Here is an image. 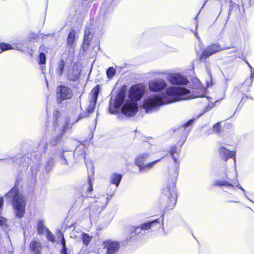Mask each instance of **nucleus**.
<instances>
[{
	"label": "nucleus",
	"instance_id": "nucleus-1",
	"mask_svg": "<svg viewBox=\"0 0 254 254\" xmlns=\"http://www.w3.org/2000/svg\"><path fill=\"white\" fill-rule=\"evenodd\" d=\"M205 92L201 95L197 94L192 96L188 89L178 86H169L166 89L165 93L160 94H153L146 97L142 105V108L147 113L157 111L165 104L171 103L181 100L204 96Z\"/></svg>",
	"mask_w": 254,
	"mask_h": 254
},
{
	"label": "nucleus",
	"instance_id": "nucleus-2",
	"mask_svg": "<svg viewBox=\"0 0 254 254\" xmlns=\"http://www.w3.org/2000/svg\"><path fill=\"white\" fill-rule=\"evenodd\" d=\"M145 92V87L139 84L131 87L129 91V95L126 98V92H119L115 98L110 101L109 111L112 114L118 113L121 110L122 113L126 116L132 117L138 111L137 101L139 100Z\"/></svg>",
	"mask_w": 254,
	"mask_h": 254
},
{
	"label": "nucleus",
	"instance_id": "nucleus-3",
	"mask_svg": "<svg viewBox=\"0 0 254 254\" xmlns=\"http://www.w3.org/2000/svg\"><path fill=\"white\" fill-rule=\"evenodd\" d=\"M180 152V149L176 146L172 147L170 150V153L173 159L174 162L176 164L174 168V177L175 178L171 183V184L167 186L166 189L164 190V193L168 197H170V201L172 202L173 206L176 202L177 194L175 190L176 186V178L178 175V166L179 161H178V157Z\"/></svg>",
	"mask_w": 254,
	"mask_h": 254
},
{
	"label": "nucleus",
	"instance_id": "nucleus-4",
	"mask_svg": "<svg viewBox=\"0 0 254 254\" xmlns=\"http://www.w3.org/2000/svg\"><path fill=\"white\" fill-rule=\"evenodd\" d=\"M5 196L12 199V206L15 215L20 218L25 213L26 201L24 197L18 192V188L14 186Z\"/></svg>",
	"mask_w": 254,
	"mask_h": 254
},
{
	"label": "nucleus",
	"instance_id": "nucleus-5",
	"mask_svg": "<svg viewBox=\"0 0 254 254\" xmlns=\"http://www.w3.org/2000/svg\"><path fill=\"white\" fill-rule=\"evenodd\" d=\"M149 156L150 154L148 152H144L139 154L136 156L134 159V163L138 167L140 172L147 171L152 169L160 160V159H158L150 163L144 164V162Z\"/></svg>",
	"mask_w": 254,
	"mask_h": 254
},
{
	"label": "nucleus",
	"instance_id": "nucleus-6",
	"mask_svg": "<svg viewBox=\"0 0 254 254\" xmlns=\"http://www.w3.org/2000/svg\"><path fill=\"white\" fill-rule=\"evenodd\" d=\"M85 147L83 145L78 146L74 150L73 154L71 152H63L60 158V161L63 165H67V160L69 159V157L73 155L75 157L78 158L79 159H84L85 158Z\"/></svg>",
	"mask_w": 254,
	"mask_h": 254
},
{
	"label": "nucleus",
	"instance_id": "nucleus-7",
	"mask_svg": "<svg viewBox=\"0 0 254 254\" xmlns=\"http://www.w3.org/2000/svg\"><path fill=\"white\" fill-rule=\"evenodd\" d=\"M57 94V102L59 103H61L64 100L70 99L73 96L71 89L65 86H58Z\"/></svg>",
	"mask_w": 254,
	"mask_h": 254
},
{
	"label": "nucleus",
	"instance_id": "nucleus-8",
	"mask_svg": "<svg viewBox=\"0 0 254 254\" xmlns=\"http://www.w3.org/2000/svg\"><path fill=\"white\" fill-rule=\"evenodd\" d=\"M103 248L106 250V254H117L120 247L118 241L107 240L103 243Z\"/></svg>",
	"mask_w": 254,
	"mask_h": 254
},
{
	"label": "nucleus",
	"instance_id": "nucleus-9",
	"mask_svg": "<svg viewBox=\"0 0 254 254\" xmlns=\"http://www.w3.org/2000/svg\"><path fill=\"white\" fill-rule=\"evenodd\" d=\"M225 49H226L222 48L220 45L219 44H212L208 46L203 51L200 57V59L201 60L206 59L209 57L210 56Z\"/></svg>",
	"mask_w": 254,
	"mask_h": 254
},
{
	"label": "nucleus",
	"instance_id": "nucleus-10",
	"mask_svg": "<svg viewBox=\"0 0 254 254\" xmlns=\"http://www.w3.org/2000/svg\"><path fill=\"white\" fill-rule=\"evenodd\" d=\"M148 85L150 91L158 92L164 89L167 87V83L163 79H157L151 80Z\"/></svg>",
	"mask_w": 254,
	"mask_h": 254
},
{
	"label": "nucleus",
	"instance_id": "nucleus-11",
	"mask_svg": "<svg viewBox=\"0 0 254 254\" xmlns=\"http://www.w3.org/2000/svg\"><path fill=\"white\" fill-rule=\"evenodd\" d=\"M168 80L172 84L186 85L188 83L187 78L180 73L169 74Z\"/></svg>",
	"mask_w": 254,
	"mask_h": 254
},
{
	"label": "nucleus",
	"instance_id": "nucleus-12",
	"mask_svg": "<svg viewBox=\"0 0 254 254\" xmlns=\"http://www.w3.org/2000/svg\"><path fill=\"white\" fill-rule=\"evenodd\" d=\"M100 91V87L98 85H96L91 92L90 95V103L87 108V111L89 113H92L95 106L96 101Z\"/></svg>",
	"mask_w": 254,
	"mask_h": 254
},
{
	"label": "nucleus",
	"instance_id": "nucleus-13",
	"mask_svg": "<svg viewBox=\"0 0 254 254\" xmlns=\"http://www.w3.org/2000/svg\"><path fill=\"white\" fill-rule=\"evenodd\" d=\"M81 69L76 65L73 66L71 69L69 70L68 78L69 80L75 81L77 80L80 75Z\"/></svg>",
	"mask_w": 254,
	"mask_h": 254
},
{
	"label": "nucleus",
	"instance_id": "nucleus-14",
	"mask_svg": "<svg viewBox=\"0 0 254 254\" xmlns=\"http://www.w3.org/2000/svg\"><path fill=\"white\" fill-rule=\"evenodd\" d=\"M91 38V32L90 29L86 28L84 32V37L83 43L82 45V48L84 51L87 50L88 46L89 45L90 41Z\"/></svg>",
	"mask_w": 254,
	"mask_h": 254
},
{
	"label": "nucleus",
	"instance_id": "nucleus-15",
	"mask_svg": "<svg viewBox=\"0 0 254 254\" xmlns=\"http://www.w3.org/2000/svg\"><path fill=\"white\" fill-rule=\"evenodd\" d=\"M220 152L221 154H222V155H223L225 156V157L226 158V161L227 160V159L228 158H234V162H235V163H236V160H235L236 153H235V152L229 151V150L226 149V148H225L224 147H221L220 149Z\"/></svg>",
	"mask_w": 254,
	"mask_h": 254
},
{
	"label": "nucleus",
	"instance_id": "nucleus-16",
	"mask_svg": "<svg viewBox=\"0 0 254 254\" xmlns=\"http://www.w3.org/2000/svg\"><path fill=\"white\" fill-rule=\"evenodd\" d=\"M75 32L72 30L69 34L67 39V45L68 47L73 48L75 46Z\"/></svg>",
	"mask_w": 254,
	"mask_h": 254
},
{
	"label": "nucleus",
	"instance_id": "nucleus-17",
	"mask_svg": "<svg viewBox=\"0 0 254 254\" xmlns=\"http://www.w3.org/2000/svg\"><path fill=\"white\" fill-rule=\"evenodd\" d=\"M122 176L118 173H113L111 176V183L116 185L117 188L121 181Z\"/></svg>",
	"mask_w": 254,
	"mask_h": 254
},
{
	"label": "nucleus",
	"instance_id": "nucleus-18",
	"mask_svg": "<svg viewBox=\"0 0 254 254\" xmlns=\"http://www.w3.org/2000/svg\"><path fill=\"white\" fill-rule=\"evenodd\" d=\"M30 248L36 254H40L41 250V244L37 241H33L30 244Z\"/></svg>",
	"mask_w": 254,
	"mask_h": 254
},
{
	"label": "nucleus",
	"instance_id": "nucleus-19",
	"mask_svg": "<svg viewBox=\"0 0 254 254\" xmlns=\"http://www.w3.org/2000/svg\"><path fill=\"white\" fill-rule=\"evenodd\" d=\"M213 186H218V187H221V186H229L233 187L234 186L233 184L230 183L229 182H228L227 180H216L214 182V183L212 185Z\"/></svg>",
	"mask_w": 254,
	"mask_h": 254
},
{
	"label": "nucleus",
	"instance_id": "nucleus-20",
	"mask_svg": "<svg viewBox=\"0 0 254 254\" xmlns=\"http://www.w3.org/2000/svg\"><path fill=\"white\" fill-rule=\"evenodd\" d=\"M64 64V62L63 60H60L58 62L56 68V72L58 75L61 76L63 74Z\"/></svg>",
	"mask_w": 254,
	"mask_h": 254
},
{
	"label": "nucleus",
	"instance_id": "nucleus-21",
	"mask_svg": "<svg viewBox=\"0 0 254 254\" xmlns=\"http://www.w3.org/2000/svg\"><path fill=\"white\" fill-rule=\"evenodd\" d=\"M155 223H159V221L158 219H156L155 220L151 221L150 222L144 223L141 224L140 226V228L142 230H147L151 228L152 225H153Z\"/></svg>",
	"mask_w": 254,
	"mask_h": 254
},
{
	"label": "nucleus",
	"instance_id": "nucleus-22",
	"mask_svg": "<svg viewBox=\"0 0 254 254\" xmlns=\"http://www.w3.org/2000/svg\"><path fill=\"white\" fill-rule=\"evenodd\" d=\"M220 130V125L219 123H217L213 126L212 128H210L208 131L207 134H210L214 133H218Z\"/></svg>",
	"mask_w": 254,
	"mask_h": 254
},
{
	"label": "nucleus",
	"instance_id": "nucleus-23",
	"mask_svg": "<svg viewBox=\"0 0 254 254\" xmlns=\"http://www.w3.org/2000/svg\"><path fill=\"white\" fill-rule=\"evenodd\" d=\"M0 47L3 51L8 50H19L17 46L14 48L11 45L5 43H0Z\"/></svg>",
	"mask_w": 254,
	"mask_h": 254
},
{
	"label": "nucleus",
	"instance_id": "nucleus-24",
	"mask_svg": "<svg viewBox=\"0 0 254 254\" xmlns=\"http://www.w3.org/2000/svg\"><path fill=\"white\" fill-rule=\"evenodd\" d=\"M82 239L83 243L85 245H88L91 242L92 237L89 236L88 234L86 233H83L82 234Z\"/></svg>",
	"mask_w": 254,
	"mask_h": 254
},
{
	"label": "nucleus",
	"instance_id": "nucleus-25",
	"mask_svg": "<svg viewBox=\"0 0 254 254\" xmlns=\"http://www.w3.org/2000/svg\"><path fill=\"white\" fill-rule=\"evenodd\" d=\"M59 233L62 237L61 239V244L62 245V253L63 254H68L67 253V249L65 245V241L64 237V235L62 233V232L60 231L59 232Z\"/></svg>",
	"mask_w": 254,
	"mask_h": 254
},
{
	"label": "nucleus",
	"instance_id": "nucleus-26",
	"mask_svg": "<svg viewBox=\"0 0 254 254\" xmlns=\"http://www.w3.org/2000/svg\"><path fill=\"white\" fill-rule=\"evenodd\" d=\"M116 73V69L113 67H110L106 71V74L107 77L109 79L113 78V77Z\"/></svg>",
	"mask_w": 254,
	"mask_h": 254
},
{
	"label": "nucleus",
	"instance_id": "nucleus-27",
	"mask_svg": "<svg viewBox=\"0 0 254 254\" xmlns=\"http://www.w3.org/2000/svg\"><path fill=\"white\" fill-rule=\"evenodd\" d=\"M102 199H103L104 201L103 203L95 205V206L98 207V208L96 209V213H98V212L101 211L108 203V198L103 197Z\"/></svg>",
	"mask_w": 254,
	"mask_h": 254
},
{
	"label": "nucleus",
	"instance_id": "nucleus-28",
	"mask_svg": "<svg viewBox=\"0 0 254 254\" xmlns=\"http://www.w3.org/2000/svg\"><path fill=\"white\" fill-rule=\"evenodd\" d=\"M54 164V160L53 158H49L46 163V169L47 171H50Z\"/></svg>",
	"mask_w": 254,
	"mask_h": 254
},
{
	"label": "nucleus",
	"instance_id": "nucleus-29",
	"mask_svg": "<svg viewBox=\"0 0 254 254\" xmlns=\"http://www.w3.org/2000/svg\"><path fill=\"white\" fill-rule=\"evenodd\" d=\"M46 56L44 53L43 52H40L39 54V63L41 64H45L46 63Z\"/></svg>",
	"mask_w": 254,
	"mask_h": 254
},
{
	"label": "nucleus",
	"instance_id": "nucleus-30",
	"mask_svg": "<svg viewBox=\"0 0 254 254\" xmlns=\"http://www.w3.org/2000/svg\"><path fill=\"white\" fill-rule=\"evenodd\" d=\"M47 239L51 241L54 242L55 241V236L54 235L48 230H47Z\"/></svg>",
	"mask_w": 254,
	"mask_h": 254
},
{
	"label": "nucleus",
	"instance_id": "nucleus-31",
	"mask_svg": "<svg viewBox=\"0 0 254 254\" xmlns=\"http://www.w3.org/2000/svg\"><path fill=\"white\" fill-rule=\"evenodd\" d=\"M38 232L39 233H42L44 231V230H47L46 228L44 226L43 222H40L38 224Z\"/></svg>",
	"mask_w": 254,
	"mask_h": 254
},
{
	"label": "nucleus",
	"instance_id": "nucleus-32",
	"mask_svg": "<svg viewBox=\"0 0 254 254\" xmlns=\"http://www.w3.org/2000/svg\"><path fill=\"white\" fill-rule=\"evenodd\" d=\"M0 226L5 227L7 226V220L5 218L0 216Z\"/></svg>",
	"mask_w": 254,
	"mask_h": 254
},
{
	"label": "nucleus",
	"instance_id": "nucleus-33",
	"mask_svg": "<svg viewBox=\"0 0 254 254\" xmlns=\"http://www.w3.org/2000/svg\"><path fill=\"white\" fill-rule=\"evenodd\" d=\"M234 184H235V185H236V187H237L238 188L240 189V190H241L244 192L245 196L247 198H248V199H249V200H250V199L248 197V196H247V194H246V191H245V190H244V188H243V187H242V186H241L239 184V182H237V183H235ZM251 201H252V200H251Z\"/></svg>",
	"mask_w": 254,
	"mask_h": 254
},
{
	"label": "nucleus",
	"instance_id": "nucleus-34",
	"mask_svg": "<svg viewBox=\"0 0 254 254\" xmlns=\"http://www.w3.org/2000/svg\"><path fill=\"white\" fill-rule=\"evenodd\" d=\"M60 137H56V139L52 141L51 144L52 146H55L57 145L58 142L60 140Z\"/></svg>",
	"mask_w": 254,
	"mask_h": 254
},
{
	"label": "nucleus",
	"instance_id": "nucleus-35",
	"mask_svg": "<svg viewBox=\"0 0 254 254\" xmlns=\"http://www.w3.org/2000/svg\"><path fill=\"white\" fill-rule=\"evenodd\" d=\"M193 123V120H190L189 122H188L186 124L184 125V128H185L189 126H190Z\"/></svg>",
	"mask_w": 254,
	"mask_h": 254
},
{
	"label": "nucleus",
	"instance_id": "nucleus-36",
	"mask_svg": "<svg viewBox=\"0 0 254 254\" xmlns=\"http://www.w3.org/2000/svg\"><path fill=\"white\" fill-rule=\"evenodd\" d=\"M251 83H252L253 81V78L254 77V69L253 68H252V70H251Z\"/></svg>",
	"mask_w": 254,
	"mask_h": 254
},
{
	"label": "nucleus",
	"instance_id": "nucleus-37",
	"mask_svg": "<svg viewBox=\"0 0 254 254\" xmlns=\"http://www.w3.org/2000/svg\"><path fill=\"white\" fill-rule=\"evenodd\" d=\"M213 106L214 104L213 103L209 104V105H207L206 109L204 110V112L208 111L209 110L211 109L213 107Z\"/></svg>",
	"mask_w": 254,
	"mask_h": 254
},
{
	"label": "nucleus",
	"instance_id": "nucleus-38",
	"mask_svg": "<svg viewBox=\"0 0 254 254\" xmlns=\"http://www.w3.org/2000/svg\"><path fill=\"white\" fill-rule=\"evenodd\" d=\"M3 198L2 197H0V208L2 207L3 205Z\"/></svg>",
	"mask_w": 254,
	"mask_h": 254
},
{
	"label": "nucleus",
	"instance_id": "nucleus-39",
	"mask_svg": "<svg viewBox=\"0 0 254 254\" xmlns=\"http://www.w3.org/2000/svg\"><path fill=\"white\" fill-rule=\"evenodd\" d=\"M59 112L58 111H55L54 113V116L56 117V120H57V116L59 115Z\"/></svg>",
	"mask_w": 254,
	"mask_h": 254
},
{
	"label": "nucleus",
	"instance_id": "nucleus-40",
	"mask_svg": "<svg viewBox=\"0 0 254 254\" xmlns=\"http://www.w3.org/2000/svg\"><path fill=\"white\" fill-rule=\"evenodd\" d=\"M246 63H247V64H248V66L250 67L251 70L252 68H253V67H252V66L248 62H246Z\"/></svg>",
	"mask_w": 254,
	"mask_h": 254
},
{
	"label": "nucleus",
	"instance_id": "nucleus-41",
	"mask_svg": "<svg viewBox=\"0 0 254 254\" xmlns=\"http://www.w3.org/2000/svg\"><path fill=\"white\" fill-rule=\"evenodd\" d=\"M246 63H247V64H248V66L250 67L251 70L252 68H253V67H252V66L248 62H246Z\"/></svg>",
	"mask_w": 254,
	"mask_h": 254
},
{
	"label": "nucleus",
	"instance_id": "nucleus-42",
	"mask_svg": "<svg viewBox=\"0 0 254 254\" xmlns=\"http://www.w3.org/2000/svg\"><path fill=\"white\" fill-rule=\"evenodd\" d=\"M246 63H247V64H248V66L250 67L251 70L252 68H253V67H252V66L248 62H246Z\"/></svg>",
	"mask_w": 254,
	"mask_h": 254
},
{
	"label": "nucleus",
	"instance_id": "nucleus-43",
	"mask_svg": "<svg viewBox=\"0 0 254 254\" xmlns=\"http://www.w3.org/2000/svg\"><path fill=\"white\" fill-rule=\"evenodd\" d=\"M92 189V186H91V184H90V188H89L88 190L89 191H91Z\"/></svg>",
	"mask_w": 254,
	"mask_h": 254
},
{
	"label": "nucleus",
	"instance_id": "nucleus-44",
	"mask_svg": "<svg viewBox=\"0 0 254 254\" xmlns=\"http://www.w3.org/2000/svg\"><path fill=\"white\" fill-rule=\"evenodd\" d=\"M230 202H238V201H230Z\"/></svg>",
	"mask_w": 254,
	"mask_h": 254
},
{
	"label": "nucleus",
	"instance_id": "nucleus-45",
	"mask_svg": "<svg viewBox=\"0 0 254 254\" xmlns=\"http://www.w3.org/2000/svg\"><path fill=\"white\" fill-rule=\"evenodd\" d=\"M195 35L197 37V34H196V33H195Z\"/></svg>",
	"mask_w": 254,
	"mask_h": 254
},
{
	"label": "nucleus",
	"instance_id": "nucleus-46",
	"mask_svg": "<svg viewBox=\"0 0 254 254\" xmlns=\"http://www.w3.org/2000/svg\"><path fill=\"white\" fill-rule=\"evenodd\" d=\"M41 49H42V47H40V50L42 51Z\"/></svg>",
	"mask_w": 254,
	"mask_h": 254
}]
</instances>
